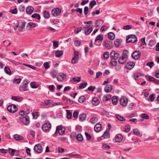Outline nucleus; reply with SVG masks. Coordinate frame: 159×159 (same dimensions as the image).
I'll return each instance as SVG.
<instances>
[{
  "label": "nucleus",
  "mask_w": 159,
  "mask_h": 159,
  "mask_svg": "<svg viewBox=\"0 0 159 159\" xmlns=\"http://www.w3.org/2000/svg\"><path fill=\"white\" fill-rule=\"evenodd\" d=\"M48 88H49V90L51 91L52 92H53L54 91L55 87L54 85H49V86Z\"/></svg>",
  "instance_id": "59"
},
{
  "label": "nucleus",
  "mask_w": 159,
  "mask_h": 159,
  "mask_svg": "<svg viewBox=\"0 0 159 159\" xmlns=\"http://www.w3.org/2000/svg\"><path fill=\"white\" fill-rule=\"evenodd\" d=\"M50 73L53 78H54L56 77L57 74V72L55 70L52 69L51 70Z\"/></svg>",
  "instance_id": "36"
},
{
  "label": "nucleus",
  "mask_w": 159,
  "mask_h": 159,
  "mask_svg": "<svg viewBox=\"0 0 159 159\" xmlns=\"http://www.w3.org/2000/svg\"><path fill=\"white\" fill-rule=\"evenodd\" d=\"M128 102L126 98L124 96L122 97L120 100V104L122 106H125Z\"/></svg>",
  "instance_id": "12"
},
{
  "label": "nucleus",
  "mask_w": 159,
  "mask_h": 159,
  "mask_svg": "<svg viewBox=\"0 0 159 159\" xmlns=\"http://www.w3.org/2000/svg\"><path fill=\"white\" fill-rule=\"evenodd\" d=\"M43 16L46 18H48L50 17L49 13L45 11H43Z\"/></svg>",
  "instance_id": "44"
},
{
  "label": "nucleus",
  "mask_w": 159,
  "mask_h": 159,
  "mask_svg": "<svg viewBox=\"0 0 159 159\" xmlns=\"http://www.w3.org/2000/svg\"><path fill=\"white\" fill-rule=\"evenodd\" d=\"M109 131L106 130V131L105 132L103 135L101 137V139H103L107 138L109 136Z\"/></svg>",
  "instance_id": "29"
},
{
  "label": "nucleus",
  "mask_w": 159,
  "mask_h": 159,
  "mask_svg": "<svg viewBox=\"0 0 159 159\" xmlns=\"http://www.w3.org/2000/svg\"><path fill=\"white\" fill-rule=\"evenodd\" d=\"M17 108L16 106L14 104H11L8 106L7 107V110L10 112L14 113L17 110Z\"/></svg>",
  "instance_id": "6"
},
{
  "label": "nucleus",
  "mask_w": 159,
  "mask_h": 159,
  "mask_svg": "<svg viewBox=\"0 0 159 159\" xmlns=\"http://www.w3.org/2000/svg\"><path fill=\"white\" fill-rule=\"evenodd\" d=\"M31 17L33 18H36L39 20L40 19V15L36 13L33 14L32 16Z\"/></svg>",
  "instance_id": "50"
},
{
  "label": "nucleus",
  "mask_w": 159,
  "mask_h": 159,
  "mask_svg": "<svg viewBox=\"0 0 159 159\" xmlns=\"http://www.w3.org/2000/svg\"><path fill=\"white\" fill-rule=\"evenodd\" d=\"M96 4V2L95 0L89 3V7L92 8Z\"/></svg>",
  "instance_id": "52"
},
{
  "label": "nucleus",
  "mask_w": 159,
  "mask_h": 159,
  "mask_svg": "<svg viewBox=\"0 0 159 159\" xmlns=\"http://www.w3.org/2000/svg\"><path fill=\"white\" fill-rule=\"evenodd\" d=\"M83 30H84L85 34L86 35H88L92 31L93 28L91 25H86L83 27Z\"/></svg>",
  "instance_id": "3"
},
{
  "label": "nucleus",
  "mask_w": 159,
  "mask_h": 159,
  "mask_svg": "<svg viewBox=\"0 0 159 159\" xmlns=\"http://www.w3.org/2000/svg\"><path fill=\"white\" fill-rule=\"evenodd\" d=\"M66 77V75L64 73H60L57 76V80L60 81H62Z\"/></svg>",
  "instance_id": "15"
},
{
  "label": "nucleus",
  "mask_w": 159,
  "mask_h": 159,
  "mask_svg": "<svg viewBox=\"0 0 159 159\" xmlns=\"http://www.w3.org/2000/svg\"><path fill=\"white\" fill-rule=\"evenodd\" d=\"M74 57L72 59L71 62L73 64H75L79 60V53L77 51H75L74 53Z\"/></svg>",
  "instance_id": "9"
},
{
  "label": "nucleus",
  "mask_w": 159,
  "mask_h": 159,
  "mask_svg": "<svg viewBox=\"0 0 159 159\" xmlns=\"http://www.w3.org/2000/svg\"><path fill=\"white\" fill-rule=\"evenodd\" d=\"M147 79L148 80L151 82H154L157 80L151 76H148V78H147Z\"/></svg>",
  "instance_id": "54"
},
{
  "label": "nucleus",
  "mask_w": 159,
  "mask_h": 159,
  "mask_svg": "<svg viewBox=\"0 0 159 159\" xmlns=\"http://www.w3.org/2000/svg\"><path fill=\"white\" fill-rule=\"evenodd\" d=\"M51 62H45L44 63L43 65L45 67V69L46 70L48 68H49L50 67V66H49V63H50Z\"/></svg>",
  "instance_id": "47"
},
{
  "label": "nucleus",
  "mask_w": 159,
  "mask_h": 159,
  "mask_svg": "<svg viewBox=\"0 0 159 159\" xmlns=\"http://www.w3.org/2000/svg\"><path fill=\"white\" fill-rule=\"evenodd\" d=\"M120 57V54L112 51L110 53V57L111 59H117Z\"/></svg>",
  "instance_id": "11"
},
{
  "label": "nucleus",
  "mask_w": 159,
  "mask_h": 159,
  "mask_svg": "<svg viewBox=\"0 0 159 159\" xmlns=\"http://www.w3.org/2000/svg\"><path fill=\"white\" fill-rule=\"evenodd\" d=\"M115 37V34L112 32H109L108 34V38L110 40H113Z\"/></svg>",
  "instance_id": "30"
},
{
  "label": "nucleus",
  "mask_w": 159,
  "mask_h": 159,
  "mask_svg": "<svg viewBox=\"0 0 159 159\" xmlns=\"http://www.w3.org/2000/svg\"><path fill=\"white\" fill-rule=\"evenodd\" d=\"M33 11V8L31 6H28L26 9V13L28 14H31Z\"/></svg>",
  "instance_id": "26"
},
{
  "label": "nucleus",
  "mask_w": 159,
  "mask_h": 159,
  "mask_svg": "<svg viewBox=\"0 0 159 159\" xmlns=\"http://www.w3.org/2000/svg\"><path fill=\"white\" fill-rule=\"evenodd\" d=\"M51 125L50 123H46L42 126V129L43 131H46L49 130L51 127Z\"/></svg>",
  "instance_id": "14"
},
{
  "label": "nucleus",
  "mask_w": 159,
  "mask_h": 159,
  "mask_svg": "<svg viewBox=\"0 0 159 159\" xmlns=\"http://www.w3.org/2000/svg\"><path fill=\"white\" fill-rule=\"evenodd\" d=\"M65 128L62 127V126H57L56 127V129L55 134H56L57 132H58L60 135H62L65 133Z\"/></svg>",
  "instance_id": "7"
},
{
  "label": "nucleus",
  "mask_w": 159,
  "mask_h": 159,
  "mask_svg": "<svg viewBox=\"0 0 159 159\" xmlns=\"http://www.w3.org/2000/svg\"><path fill=\"white\" fill-rule=\"evenodd\" d=\"M112 103L114 105H116L117 103V99L116 97L114 96L112 98Z\"/></svg>",
  "instance_id": "42"
},
{
  "label": "nucleus",
  "mask_w": 159,
  "mask_h": 159,
  "mask_svg": "<svg viewBox=\"0 0 159 159\" xmlns=\"http://www.w3.org/2000/svg\"><path fill=\"white\" fill-rule=\"evenodd\" d=\"M86 118V115L84 113H82L79 116V119L80 121H83L85 120Z\"/></svg>",
  "instance_id": "28"
},
{
  "label": "nucleus",
  "mask_w": 159,
  "mask_h": 159,
  "mask_svg": "<svg viewBox=\"0 0 159 159\" xmlns=\"http://www.w3.org/2000/svg\"><path fill=\"white\" fill-rule=\"evenodd\" d=\"M117 59H112L111 61V63L113 66H115L117 64Z\"/></svg>",
  "instance_id": "49"
},
{
  "label": "nucleus",
  "mask_w": 159,
  "mask_h": 159,
  "mask_svg": "<svg viewBox=\"0 0 159 159\" xmlns=\"http://www.w3.org/2000/svg\"><path fill=\"white\" fill-rule=\"evenodd\" d=\"M109 52H105L103 54V57L105 59H107L109 57Z\"/></svg>",
  "instance_id": "60"
},
{
  "label": "nucleus",
  "mask_w": 159,
  "mask_h": 159,
  "mask_svg": "<svg viewBox=\"0 0 159 159\" xmlns=\"http://www.w3.org/2000/svg\"><path fill=\"white\" fill-rule=\"evenodd\" d=\"M53 102V101L52 100H47L43 103V106H45L50 104H52Z\"/></svg>",
  "instance_id": "35"
},
{
  "label": "nucleus",
  "mask_w": 159,
  "mask_h": 159,
  "mask_svg": "<svg viewBox=\"0 0 159 159\" xmlns=\"http://www.w3.org/2000/svg\"><path fill=\"white\" fill-rule=\"evenodd\" d=\"M141 53L139 51H136L131 54L132 58L135 60L138 59L140 57Z\"/></svg>",
  "instance_id": "8"
},
{
  "label": "nucleus",
  "mask_w": 159,
  "mask_h": 159,
  "mask_svg": "<svg viewBox=\"0 0 159 159\" xmlns=\"http://www.w3.org/2000/svg\"><path fill=\"white\" fill-rule=\"evenodd\" d=\"M137 37L134 35L131 34L129 35L126 37V42L127 43H134L137 41Z\"/></svg>",
  "instance_id": "1"
},
{
  "label": "nucleus",
  "mask_w": 159,
  "mask_h": 159,
  "mask_svg": "<svg viewBox=\"0 0 159 159\" xmlns=\"http://www.w3.org/2000/svg\"><path fill=\"white\" fill-rule=\"evenodd\" d=\"M34 149L35 152L38 153H41L43 151V148L39 143L35 145L34 147Z\"/></svg>",
  "instance_id": "5"
},
{
  "label": "nucleus",
  "mask_w": 159,
  "mask_h": 159,
  "mask_svg": "<svg viewBox=\"0 0 159 159\" xmlns=\"http://www.w3.org/2000/svg\"><path fill=\"white\" fill-rule=\"evenodd\" d=\"M4 70L5 72L7 74L9 75H11V70L8 67L5 66Z\"/></svg>",
  "instance_id": "33"
},
{
  "label": "nucleus",
  "mask_w": 159,
  "mask_h": 159,
  "mask_svg": "<svg viewBox=\"0 0 159 159\" xmlns=\"http://www.w3.org/2000/svg\"><path fill=\"white\" fill-rule=\"evenodd\" d=\"M80 77H73L72 79V80L76 82H79L81 81L80 80Z\"/></svg>",
  "instance_id": "61"
},
{
  "label": "nucleus",
  "mask_w": 159,
  "mask_h": 159,
  "mask_svg": "<svg viewBox=\"0 0 159 159\" xmlns=\"http://www.w3.org/2000/svg\"><path fill=\"white\" fill-rule=\"evenodd\" d=\"M111 98V96L110 95L106 94L103 97V100L104 101H107L110 99Z\"/></svg>",
  "instance_id": "32"
},
{
  "label": "nucleus",
  "mask_w": 159,
  "mask_h": 159,
  "mask_svg": "<svg viewBox=\"0 0 159 159\" xmlns=\"http://www.w3.org/2000/svg\"><path fill=\"white\" fill-rule=\"evenodd\" d=\"M85 100V98L84 96H80L79 99V102L80 103H83Z\"/></svg>",
  "instance_id": "48"
},
{
  "label": "nucleus",
  "mask_w": 159,
  "mask_h": 159,
  "mask_svg": "<svg viewBox=\"0 0 159 159\" xmlns=\"http://www.w3.org/2000/svg\"><path fill=\"white\" fill-rule=\"evenodd\" d=\"M103 39V35L102 34H100L96 37L95 41L96 42L98 40L102 41Z\"/></svg>",
  "instance_id": "31"
},
{
  "label": "nucleus",
  "mask_w": 159,
  "mask_h": 159,
  "mask_svg": "<svg viewBox=\"0 0 159 159\" xmlns=\"http://www.w3.org/2000/svg\"><path fill=\"white\" fill-rule=\"evenodd\" d=\"M121 43V40L120 39H116L114 41V44L116 47L119 46Z\"/></svg>",
  "instance_id": "38"
},
{
  "label": "nucleus",
  "mask_w": 159,
  "mask_h": 159,
  "mask_svg": "<svg viewBox=\"0 0 159 159\" xmlns=\"http://www.w3.org/2000/svg\"><path fill=\"white\" fill-rule=\"evenodd\" d=\"M76 139L79 141H81L83 140V138L82 135L81 134H78L76 136Z\"/></svg>",
  "instance_id": "41"
},
{
  "label": "nucleus",
  "mask_w": 159,
  "mask_h": 159,
  "mask_svg": "<svg viewBox=\"0 0 159 159\" xmlns=\"http://www.w3.org/2000/svg\"><path fill=\"white\" fill-rule=\"evenodd\" d=\"M130 127L129 125H126L125 126V132L126 133L128 132L130 130Z\"/></svg>",
  "instance_id": "64"
},
{
  "label": "nucleus",
  "mask_w": 159,
  "mask_h": 159,
  "mask_svg": "<svg viewBox=\"0 0 159 159\" xmlns=\"http://www.w3.org/2000/svg\"><path fill=\"white\" fill-rule=\"evenodd\" d=\"M29 110H27V111H21L19 112V114L20 115L23 116L24 115H27L29 113Z\"/></svg>",
  "instance_id": "45"
},
{
  "label": "nucleus",
  "mask_w": 159,
  "mask_h": 159,
  "mask_svg": "<svg viewBox=\"0 0 159 159\" xmlns=\"http://www.w3.org/2000/svg\"><path fill=\"white\" fill-rule=\"evenodd\" d=\"M129 52L127 50H125L123 51L122 55L123 56L125 57L126 58L128 59V56Z\"/></svg>",
  "instance_id": "51"
},
{
  "label": "nucleus",
  "mask_w": 159,
  "mask_h": 159,
  "mask_svg": "<svg viewBox=\"0 0 159 159\" xmlns=\"http://www.w3.org/2000/svg\"><path fill=\"white\" fill-rule=\"evenodd\" d=\"M95 89L96 87L95 86H91L88 88V89L89 91L93 92L95 90Z\"/></svg>",
  "instance_id": "63"
},
{
  "label": "nucleus",
  "mask_w": 159,
  "mask_h": 159,
  "mask_svg": "<svg viewBox=\"0 0 159 159\" xmlns=\"http://www.w3.org/2000/svg\"><path fill=\"white\" fill-rule=\"evenodd\" d=\"M92 104L94 106H97L99 104L98 99L96 97L94 98L92 102Z\"/></svg>",
  "instance_id": "18"
},
{
  "label": "nucleus",
  "mask_w": 159,
  "mask_h": 159,
  "mask_svg": "<svg viewBox=\"0 0 159 159\" xmlns=\"http://www.w3.org/2000/svg\"><path fill=\"white\" fill-rule=\"evenodd\" d=\"M115 140L117 142H120L123 139V137L122 135L119 134L116 135L115 136Z\"/></svg>",
  "instance_id": "19"
},
{
  "label": "nucleus",
  "mask_w": 159,
  "mask_h": 159,
  "mask_svg": "<svg viewBox=\"0 0 159 159\" xmlns=\"http://www.w3.org/2000/svg\"><path fill=\"white\" fill-rule=\"evenodd\" d=\"M101 129V124L98 123L96 124L94 127V129L95 131L97 132H98Z\"/></svg>",
  "instance_id": "20"
},
{
  "label": "nucleus",
  "mask_w": 159,
  "mask_h": 159,
  "mask_svg": "<svg viewBox=\"0 0 159 159\" xmlns=\"http://www.w3.org/2000/svg\"><path fill=\"white\" fill-rule=\"evenodd\" d=\"M103 45L104 47L107 49H110L112 47V43L108 40L104 42Z\"/></svg>",
  "instance_id": "13"
},
{
  "label": "nucleus",
  "mask_w": 159,
  "mask_h": 159,
  "mask_svg": "<svg viewBox=\"0 0 159 159\" xmlns=\"http://www.w3.org/2000/svg\"><path fill=\"white\" fill-rule=\"evenodd\" d=\"M134 65L135 63L134 62H129L127 64L126 67L127 69L130 70L134 67Z\"/></svg>",
  "instance_id": "17"
},
{
  "label": "nucleus",
  "mask_w": 159,
  "mask_h": 159,
  "mask_svg": "<svg viewBox=\"0 0 159 159\" xmlns=\"http://www.w3.org/2000/svg\"><path fill=\"white\" fill-rule=\"evenodd\" d=\"M63 54V51L62 50H57L55 51V56L56 57H59Z\"/></svg>",
  "instance_id": "27"
},
{
  "label": "nucleus",
  "mask_w": 159,
  "mask_h": 159,
  "mask_svg": "<svg viewBox=\"0 0 159 159\" xmlns=\"http://www.w3.org/2000/svg\"><path fill=\"white\" fill-rule=\"evenodd\" d=\"M67 112V117L68 119H70L71 118L72 114L70 112L69 110H66Z\"/></svg>",
  "instance_id": "56"
},
{
  "label": "nucleus",
  "mask_w": 159,
  "mask_h": 159,
  "mask_svg": "<svg viewBox=\"0 0 159 159\" xmlns=\"http://www.w3.org/2000/svg\"><path fill=\"white\" fill-rule=\"evenodd\" d=\"M141 117L143 119H149V117L148 116L146 113H143L141 115Z\"/></svg>",
  "instance_id": "55"
},
{
  "label": "nucleus",
  "mask_w": 159,
  "mask_h": 159,
  "mask_svg": "<svg viewBox=\"0 0 159 159\" xmlns=\"http://www.w3.org/2000/svg\"><path fill=\"white\" fill-rule=\"evenodd\" d=\"M118 62L120 64H123L125 63L127 60V58L125 57L122 56L121 57L118 58Z\"/></svg>",
  "instance_id": "16"
},
{
  "label": "nucleus",
  "mask_w": 159,
  "mask_h": 159,
  "mask_svg": "<svg viewBox=\"0 0 159 159\" xmlns=\"http://www.w3.org/2000/svg\"><path fill=\"white\" fill-rule=\"evenodd\" d=\"M87 84V83L86 82H84L81 83L79 86V89H84L86 86Z\"/></svg>",
  "instance_id": "40"
},
{
  "label": "nucleus",
  "mask_w": 159,
  "mask_h": 159,
  "mask_svg": "<svg viewBox=\"0 0 159 159\" xmlns=\"http://www.w3.org/2000/svg\"><path fill=\"white\" fill-rule=\"evenodd\" d=\"M30 85L31 88H37L38 85H37L35 82H31L30 83Z\"/></svg>",
  "instance_id": "46"
},
{
  "label": "nucleus",
  "mask_w": 159,
  "mask_h": 159,
  "mask_svg": "<svg viewBox=\"0 0 159 159\" xmlns=\"http://www.w3.org/2000/svg\"><path fill=\"white\" fill-rule=\"evenodd\" d=\"M98 119L95 117H93L90 119V122L92 124H94L97 122Z\"/></svg>",
  "instance_id": "34"
},
{
  "label": "nucleus",
  "mask_w": 159,
  "mask_h": 159,
  "mask_svg": "<svg viewBox=\"0 0 159 159\" xmlns=\"http://www.w3.org/2000/svg\"><path fill=\"white\" fill-rule=\"evenodd\" d=\"M116 116L118 120L120 121H125V119L124 117L121 116L119 114H116Z\"/></svg>",
  "instance_id": "39"
},
{
  "label": "nucleus",
  "mask_w": 159,
  "mask_h": 159,
  "mask_svg": "<svg viewBox=\"0 0 159 159\" xmlns=\"http://www.w3.org/2000/svg\"><path fill=\"white\" fill-rule=\"evenodd\" d=\"M61 10L58 8L53 9L51 11L52 14L54 16H58L61 12Z\"/></svg>",
  "instance_id": "10"
},
{
  "label": "nucleus",
  "mask_w": 159,
  "mask_h": 159,
  "mask_svg": "<svg viewBox=\"0 0 159 159\" xmlns=\"http://www.w3.org/2000/svg\"><path fill=\"white\" fill-rule=\"evenodd\" d=\"M155 95L154 94H152L149 96V98L151 102H153L155 98Z\"/></svg>",
  "instance_id": "53"
},
{
  "label": "nucleus",
  "mask_w": 159,
  "mask_h": 159,
  "mask_svg": "<svg viewBox=\"0 0 159 159\" xmlns=\"http://www.w3.org/2000/svg\"><path fill=\"white\" fill-rule=\"evenodd\" d=\"M21 81V79L20 78H19L18 79H16V78H15L13 80V83H16L17 84H19Z\"/></svg>",
  "instance_id": "58"
},
{
  "label": "nucleus",
  "mask_w": 159,
  "mask_h": 159,
  "mask_svg": "<svg viewBox=\"0 0 159 159\" xmlns=\"http://www.w3.org/2000/svg\"><path fill=\"white\" fill-rule=\"evenodd\" d=\"M112 89V88L110 85H107L104 88V91L106 93H109Z\"/></svg>",
  "instance_id": "25"
},
{
  "label": "nucleus",
  "mask_w": 159,
  "mask_h": 159,
  "mask_svg": "<svg viewBox=\"0 0 159 159\" xmlns=\"http://www.w3.org/2000/svg\"><path fill=\"white\" fill-rule=\"evenodd\" d=\"M11 99L18 102H20L22 100L23 98L21 97L13 96L11 97Z\"/></svg>",
  "instance_id": "22"
},
{
  "label": "nucleus",
  "mask_w": 159,
  "mask_h": 159,
  "mask_svg": "<svg viewBox=\"0 0 159 159\" xmlns=\"http://www.w3.org/2000/svg\"><path fill=\"white\" fill-rule=\"evenodd\" d=\"M28 82L27 81L25 80L23 82L22 85L20 87V90L21 91H25L29 90L27 88Z\"/></svg>",
  "instance_id": "4"
},
{
  "label": "nucleus",
  "mask_w": 159,
  "mask_h": 159,
  "mask_svg": "<svg viewBox=\"0 0 159 159\" xmlns=\"http://www.w3.org/2000/svg\"><path fill=\"white\" fill-rule=\"evenodd\" d=\"M14 138L16 141H20L24 139L23 137L19 134H15L14 136Z\"/></svg>",
  "instance_id": "24"
},
{
  "label": "nucleus",
  "mask_w": 159,
  "mask_h": 159,
  "mask_svg": "<svg viewBox=\"0 0 159 159\" xmlns=\"http://www.w3.org/2000/svg\"><path fill=\"white\" fill-rule=\"evenodd\" d=\"M84 14L85 15H87L89 11V9L88 7L86 6L84 7Z\"/></svg>",
  "instance_id": "62"
},
{
  "label": "nucleus",
  "mask_w": 159,
  "mask_h": 159,
  "mask_svg": "<svg viewBox=\"0 0 159 159\" xmlns=\"http://www.w3.org/2000/svg\"><path fill=\"white\" fill-rule=\"evenodd\" d=\"M25 24L26 23L25 22H22L21 25L20 26L19 29V31L22 32L23 31V30L25 28Z\"/></svg>",
  "instance_id": "37"
},
{
  "label": "nucleus",
  "mask_w": 159,
  "mask_h": 159,
  "mask_svg": "<svg viewBox=\"0 0 159 159\" xmlns=\"http://www.w3.org/2000/svg\"><path fill=\"white\" fill-rule=\"evenodd\" d=\"M71 11H76L78 12H80L81 14H82V9L80 8H78L76 9H72L71 10Z\"/></svg>",
  "instance_id": "57"
},
{
  "label": "nucleus",
  "mask_w": 159,
  "mask_h": 159,
  "mask_svg": "<svg viewBox=\"0 0 159 159\" xmlns=\"http://www.w3.org/2000/svg\"><path fill=\"white\" fill-rule=\"evenodd\" d=\"M68 155L70 157L76 156L78 157H79L81 156L80 155L77 154L75 152H72L71 153L69 154Z\"/></svg>",
  "instance_id": "43"
},
{
  "label": "nucleus",
  "mask_w": 159,
  "mask_h": 159,
  "mask_svg": "<svg viewBox=\"0 0 159 159\" xmlns=\"http://www.w3.org/2000/svg\"><path fill=\"white\" fill-rule=\"evenodd\" d=\"M27 28L28 29H30L31 28H33L38 26V25L34 23L29 22L27 24Z\"/></svg>",
  "instance_id": "21"
},
{
  "label": "nucleus",
  "mask_w": 159,
  "mask_h": 159,
  "mask_svg": "<svg viewBox=\"0 0 159 159\" xmlns=\"http://www.w3.org/2000/svg\"><path fill=\"white\" fill-rule=\"evenodd\" d=\"M19 118L21 121L25 125H27L30 123L29 117L27 116H22Z\"/></svg>",
  "instance_id": "2"
},
{
  "label": "nucleus",
  "mask_w": 159,
  "mask_h": 159,
  "mask_svg": "<svg viewBox=\"0 0 159 159\" xmlns=\"http://www.w3.org/2000/svg\"><path fill=\"white\" fill-rule=\"evenodd\" d=\"M9 153L11 155H16L17 154V151H16L15 149L9 148L8 149Z\"/></svg>",
  "instance_id": "23"
}]
</instances>
